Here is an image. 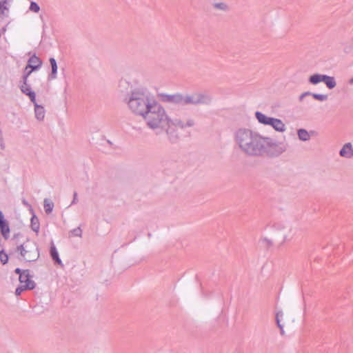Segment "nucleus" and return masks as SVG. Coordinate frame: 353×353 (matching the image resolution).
<instances>
[{
    "instance_id": "f8f14e48",
    "label": "nucleus",
    "mask_w": 353,
    "mask_h": 353,
    "mask_svg": "<svg viewBox=\"0 0 353 353\" xmlns=\"http://www.w3.org/2000/svg\"><path fill=\"white\" fill-rule=\"evenodd\" d=\"M195 124V122H194V120L192 119H189L186 123H183L182 121H181L180 119H174V120H172L171 119V122H170V126L171 125H174L176 127H179L181 129H183L185 128H187V127H193Z\"/></svg>"
},
{
    "instance_id": "dca6fc26",
    "label": "nucleus",
    "mask_w": 353,
    "mask_h": 353,
    "mask_svg": "<svg viewBox=\"0 0 353 353\" xmlns=\"http://www.w3.org/2000/svg\"><path fill=\"white\" fill-rule=\"evenodd\" d=\"M0 230L3 237L7 240L9 238L10 227L6 220L0 222Z\"/></svg>"
},
{
    "instance_id": "bb28decb",
    "label": "nucleus",
    "mask_w": 353,
    "mask_h": 353,
    "mask_svg": "<svg viewBox=\"0 0 353 353\" xmlns=\"http://www.w3.org/2000/svg\"><path fill=\"white\" fill-rule=\"evenodd\" d=\"M312 97L314 99H316V100H318V101H326L328 97H327V94L314 93V94H312Z\"/></svg>"
},
{
    "instance_id": "f704fd0d",
    "label": "nucleus",
    "mask_w": 353,
    "mask_h": 353,
    "mask_svg": "<svg viewBox=\"0 0 353 353\" xmlns=\"http://www.w3.org/2000/svg\"><path fill=\"white\" fill-rule=\"evenodd\" d=\"M263 241H264L265 242H266V243H267V245H268V246H270V245H272V241L271 240H270V239H268L265 238V239H263Z\"/></svg>"
},
{
    "instance_id": "9b49d317",
    "label": "nucleus",
    "mask_w": 353,
    "mask_h": 353,
    "mask_svg": "<svg viewBox=\"0 0 353 353\" xmlns=\"http://www.w3.org/2000/svg\"><path fill=\"white\" fill-rule=\"evenodd\" d=\"M42 63V60L34 54L29 58L27 63V68H30L31 71H36L41 67Z\"/></svg>"
},
{
    "instance_id": "c85d7f7f",
    "label": "nucleus",
    "mask_w": 353,
    "mask_h": 353,
    "mask_svg": "<svg viewBox=\"0 0 353 353\" xmlns=\"http://www.w3.org/2000/svg\"><path fill=\"white\" fill-rule=\"evenodd\" d=\"M30 10L34 12H39V10H40V7L34 1H32L30 3V8H29Z\"/></svg>"
},
{
    "instance_id": "b1692460",
    "label": "nucleus",
    "mask_w": 353,
    "mask_h": 353,
    "mask_svg": "<svg viewBox=\"0 0 353 353\" xmlns=\"http://www.w3.org/2000/svg\"><path fill=\"white\" fill-rule=\"evenodd\" d=\"M213 8L224 12H228L230 10L228 5L224 2H218L213 4Z\"/></svg>"
},
{
    "instance_id": "2f4dec72",
    "label": "nucleus",
    "mask_w": 353,
    "mask_h": 353,
    "mask_svg": "<svg viewBox=\"0 0 353 353\" xmlns=\"http://www.w3.org/2000/svg\"><path fill=\"white\" fill-rule=\"evenodd\" d=\"M279 313H277L276 315V324H277V326L281 330V333L283 334V325L280 323V320L279 319Z\"/></svg>"
},
{
    "instance_id": "72a5a7b5",
    "label": "nucleus",
    "mask_w": 353,
    "mask_h": 353,
    "mask_svg": "<svg viewBox=\"0 0 353 353\" xmlns=\"http://www.w3.org/2000/svg\"><path fill=\"white\" fill-rule=\"evenodd\" d=\"M14 273L17 274H19V276L22 275L24 273V270H23L17 268L14 270Z\"/></svg>"
},
{
    "instance_id": "c756f323",
    "label": "nucleus",
    "mask_w": 353,
    "mask_h": 353,
    "mask_svg": "<svg viewBox=\"0 0 353 353\" xmlns=\"http://www.w3.org/2000/svg\"><path fill=\"white\" fill-rule=\"evenodd\" d=\"M70 232L72 234V236H79V237L82 236V230L81 229L80 227H77V228L72 230Z\"/></svg>"
},
{
    "instance_id": "412c9836",
    "label": "nucleus",
    "mask_w": 353,
    "mask_h": 353,
    "mask_svg": "<svg viewBox=\"0 0 353 353\" xmlns=\"http://www.w3.org/2000/svg\"><path fill=\"white\" fill-rule=\"evenodd\" d=\"M324 74H314L310 77L309 82L312 85H316L320 82H323Z\"/></svg>"
},
{
    "instance_id": "9d476101",
    "label": "nucleus",
    "mask_w": 353,
    "mask_h": 353,
    "mask_svg": "<svg viewBox=\"0 0 353 353\" xmlns=\"http://www.w3.org/2000/svg\"><path fill=\"white\" fill-rule=\"evenodd\" d=\"M161 100L163 102L182 105L183 94L179 93L174 94H162Z\"/></svg>"
},
{
    "instance_id": "e433bc0d",
    "label": "nucleus",
    "mask_w": 353,
    "mask_h": 353,
    "mask_svg": "<svg viewBox=\"0 0 353 353\" xmlns=\"http://www.w3.org/2000/svg\"><path fill=\"white\" fill-rule=\"evenodd\" d=\"M0 148L1 150H4L5 149V144L3 143V139L2 138V141H0Z\"/></svg>"
},
{
    "instance_id": "ddd939ff",
    "label": "nucleus",
    "mask_w": 353,
    "mask_h": 353,
    "mask_svg": "<svg viewBox=\"0 0 353 353\" xmlns=\"http://www.w3.org/2000/svg\"><path fill=\"white\" fill-rule=\"evenodd\" d=\"M49 62L51 66V72L49 74L48 80H53L57 77V63L54 58L51 57L49 59Z\"/></svg>"
},
{
    "instance_id": "423d86ee",
    "label": "nucleus",
    "mask_w": 353,
    "mask_h": 353,
    "mask_svg": "<svg viewBox=\"0 0 353 353\" xmlns=\"http://www.w3.org/2000/svg\"><path fill=\"white\" fill-rule=\"evenodd\" d=\"M212 98L210 95L202 92L183 94L182 106L188 105L210 104Z\"/></svg>"
},
{
    "instance_id": "7c9ffc66",
    "label": "nucleus",
    "mask_w": 353,
    "mask_h": 353,
    "mask_svg": "<svg viewBox=\"0 0 353 353\" xmlns=\"http://www.w3.org/2000/svg\"><path fill=\"white\" fill-rule=\"evenodd\" d=\"M26 290H28V288H25L24 285L19 286L18 288H17V289L15 290V294L17 296H19L22 293V292H23Z\"/></svg>"
},
{
    "instance_id": "1a4fd4ad",
    "label": "nucleus",
    "mask_w": 353,
    "mask_h": 353,
    "mask_svg": "<svg viewBox=\"0 0 353 353\" xmlns=\"http://www.w3.org/2000/svg\"><path fill=\"white\" fill-rule=\"evenodd\" d=\"M32 276L30 274L29 270H24V273L22 275H20L19 279L21 283H25V288H28V290H32L35 288V283L33 280L31 279Z\"/></svg>"
},
{
    "instance_id": "4be33fe9",
    "label": "nucleus",
    "mask_w": 353,
    "mask_h": 353,
    "mask_svg": "<svg viewBox=\"0 0 353 353\" xmlns=\"http://www.w3.org/2000/svg\"><path fill=\"white\" fill-rule=\"evenodd\" d=\"M43 208L46 213L49 214L52 212L54 203L49 199H45L43 201Z\"/></svg>"
},
{
    "instance_id": "20e7f679",
    "label": "nucleus",
    "mask_w": 353,
    "mask_h": 353,
    "mask_svg": "<svg viewBox=\"0 0 353 353\" xmlns=\"http://www.w3.org/2000/svg\"><path fill=\"white\" fill-rule=\"evenodd\" d=\"M16 251L19 253L21 259L26 262L36 261L40 256L37 243L30 239L17 245Z\"/></svg>"
},
{
    "instance_id": "a19ab883",
    "label": "nucleus",
    "mask_w": 353,
    "mask_h": 353,
    "mask_svg": "<svg viewBox=\"0 0 353 353\" xmlns=\"http://www.w3.org/2000/svg\"><path fill=\"white\" fill-rule=\"evenodd\" d=\"M305 96H303V93L301 94L299 97V101H302L303 99V98L305 97Z\"/></svg>"
},
{
    "instance_id": "393cba45",
    "label": "nucleus",
    "mask_w": 353,
    "mask_h": 353,
    "mask_svg": "<svg viewBox=\"0 0 353 353\" xmlns=\"http://www.w3.org/2000/svg\"><path fill=\"white\" fill-rule=\"evenodd\" d=\"M8 3L7 0L0 1V16H6L8 12V8L6 4Z\"/></svg>"
},
{
    "instance_id": "a878e982",
    "label": "nucleus",
    "mask_w": 353,
    "mask_h": 353,
    "mask_svg": "<svg viewBox=\"0 0 353 353\" xmlns=\"http://www.w3.org/2000/svg\"><path fill=\"white\" fill-rule=\"evenodd\" d=\"M0 261L3 265H5L8 261V255L5 252L4 250L0 251Z\"/></svg>"
},
{
    "instance_id": "2eb2a0df",
    "label": "nucleus",
    "mask_w": 353,
    "mask_h": 353,
    "mask_svg": "<svg viewBox=\"0 0 353 353\" xmlns=\"http://www.w3.org/2000/svg\"><path fill=\"white\" fill-rule=\"evenodd\" d=\"M34 113L35 117L39 121H43L45 117V110L42 105H38L36 101V97L34 98Z\"/></svg>"
},
{
    "instance_id": "7ed1b4c3",
    "label": "nucleus",
    "mask_w": 353,
    "mask_h": 353,
    "mask_svg": "<svg viewBox=\"0 0 353 353\" xmlns=\"http://www.w3.org/2000/svg\"><path fill=\"white\" fill-rule=\"evenodd\" d=\"M143 118L147 126L152 130L168 128L171 122L165 109L157 101H154Z\"/></svg>"
},
{
    "instance_id": "39448f33",
    "label": "nucleus",
    "mask_w": 353,
    "mask_h": 353,
    "mask_svg": "<svg viewBox=\"0 0 353 353\" xmlns=\"http://www.w3.org/2000/svg\"><path fill=\"white\" fill-rule=\"evenodd\" d=\"M263 145V148L261 150V157H276L287 150L286 146L283 143L277 142L268 137H264Z\"/></svg>"
},
{
    "instance_id": "79ce46f5",
    "label": "nucleus",
    "mask_w": 353,
    "mask_h": 353,
    "mask_svg": "<svg viewBox=\"0 0 353 353\" xmlns=\"http://www.w3.org/2000/svg\"><path fill=\"white\" fill-rule=\"evenodd\" d=\"M350 84H353V77L349 81Z\"/></svg>"
},
{
    "instance_id": "f3484780",
    "label": "nucleus",
    "mask_w": 353,
    "mask_h": 353,
    "mask_svg": "<svg viewBox=\"0 0 353 353\" xmlns=\"http://www.w3.org/2000/svg\"><path fill=\"white\" fill-rule=\"evenodd\" d=\"M50 254L52 259L54 261L55 263L61 265L63 266L62 261L59 256L58 251L53 243H52L50 246Z\"/></svg>"
},
{
    "instance_id": "5701e85b",
    "label": "nucleus",
    "mask_w": 353,
    "mask_h": 353,
    "mask_svg": "<svg viewBox=\"0 0 353 353\" xmlns=\"http://www.w3.org/2000/svg\"><path fill=\"white\" fill-rule=\"evenodd\" d=\"M297 135L300 140L306 141H308L310 138V136L308 132L305 129H299L297 131Z\"/></svg>"
},
{
    "instance_id": "f257e3e1",
    "label": "nucleus",
    "mask_w": 353,
    "mask_h": 353,
    "mask_svg": "<svg viewBox=\"0 0 353 353\" xmlns=\"http://www.w3.org/2000/svg\"><path fill=\"white\" fill-rule=\"evenodd\" d=\"M234 141L241 151L248 157H261L264 137L248 128H239L234 133Z\"/></svg>"
},
{
    "instance_id": "473e14b6",
    "label": "nucleus",
    "mask_w": 353,
    "mask_h": 353,
    "mask_svg": "<svg viewBox=\"0 0 353 353\" xmlns=\"http://www.w3.org/2000/svg\"><path fill=\"white\" fill-rule=\"evenodd\" d=\"M78 195H77V192H74L73 193V199L70 203V205H74V204H77L79 201L78 200Z\"/></svg>"
},
{
    "instance_id": "f03ea898",
    "label": "nucleus",
    "mask_w": 353,
    "mask_h": 353,
    "mask_svg": "<svg viewBox=\"0 0 353 353\" xmlns=\"http://www.w3.org/2000/svg\"><path fill=\"white\" fill-rule=\"evenodd\" d=\"M125 101L132 113L142 117L155 101L148 92L141 89L132 90Z\"/></svg>"
},
{
    "instance_id": "c9c22d12",
    "label": "nucleus",
    "mask_w": 353,
    "mask_h": 353,
    "mask_svg": "<svg viewBox=\"0 0 353 353\" xmlns=\"http://www.w3.org/2000/svg\"><path fill=\"white\" fill-rule=\"evenodd\" d=\"M22 203L26 207H31L29 203L25 199H22Z\"/></svg>"
},
{
    "instance_id": "0eeeda50",
    "label": "nucleus",
    "mask_w": 353,
    "mask_h": 353,
    "mask_svg": "<svg viewBox=\"0 0 353 353\" xmlns=\"http://www.w3.org/2000/svg\"><path fill=\"white\" fill-rule=\"evenodd\" d=\"M255 117L259 123L266 125H270L277 132H283L286 130L285 125L279 119L268 117L259 111L255 112Z\"/></svg>"
},
{
    "instance_id": "4468645a",
    "label": "nucleus",
    "mask_w": 353,
    "mask_h": 353,
    "mask_svg": "<svg viewBox=\"0 0 353 353\" xmlns=\"http://www.w3.org/2000/svg\"><path fill=\"white\" fill-rule=\"evenodd\" d=\"M339 154L345 158H350L353 156V149L350 143H345L341 149Z\"/></svg>"
},
{
    "instance_id": "4c0bfd02",
    "label": "nucleus",
    "mask_w": 353,
    "mask_h": 353,
    "mask_svg": "<svg viewBox=\"0 0 353 353\" xmlns=\"http://www.w3.org/2000/svg\"><path fill=\"white\" fill-rule=\"evenodd\" d=\"M312 94H313V93H312V92H310L307 91V92H303V96H305V97H306V96H312Z\"/></svg>"
},
{
    "instance_id": "aec40b11",
    "label": "nucleus",
    "mask_w": 353,
    "mask_h": 353,
    "mask_svg": "<svg viewBox=\"0 0 353 353\" xmlns=\"http://www.w3.org/2000/svg\"><path fill=\"white\" fill-rule=\"evenodd\" d=\"M30 227L34 232L37 233L39 232L40 228V223L39 219L34 214H32V216L31 217L30 219Z\"/></svg>"
},
{
    "instance_id": "58836bf2",
    "label": "nucleus",
    "mask_w": 353,
    "mask_h": 353,
    "mask_svg": "<svg viewBox=\"0 0 353 353\" xmlns=\"http://www.w3.org/2000/svg\"><path fill=\"white\" fill-rule=\"evenodd\" d=\"M6 220L1 211H0V222Z\"/></svg>"
},
{
    "instance_id": "ea45409f",
    "label": "nucleus",
    "mask_w": 353,
    "mask_h": 353,
    "mask_svg": "<svg viewBox=\"0 0 353 353\" xmlns=\"http://www.w3.org/2000/svg\"><path fill=\"white\" fill-rule=\"evenodd\" d=\"M21 236V234H20V233L15 234H14V236H13V239H17V238H18V237H19V236Z\"/></svg>"
},
{
    "instance_id": "37998d69",
    "label": "nucleus",
    "mask_w": 353,
    "mask_h": 353,
    "mask_svg": "<svg viewBox=\"0 0 353 353\" xmlns=\"http://www.w3.org/2000/svg\"><path fill=\"white\" fill-rule=\"evenodd\" d=\"M148 236L149 237H150V236H151V234H150V233H148Z\"/></svg>"
},
{
    "instance_id": "a211bd4d",
    "label": "nucleus",
    "mask_w": 353,
    "mask_h": 353,
    "mask_svg": "<svg viewBox=\"0 0 353 353\" xmlns=\"http://www.w3.org/2000/svg\"><path fill=\"white\" fill-rule=\"evenodd\" d=\"M161 130H165L166 132L168 138L171 143L176 142V141L179 139V137L175 130L172 129L170 125L168 128L162 129Z\"/></svg>"
},
{
    "instance_id": "cd10ccee",
    "label": "nucleus",
    "mask_w": 353,
    "mask_h": 353,
    "mask_svg": "<svg viewBox=\"0 0 353 353\" xmlns=\"http://www.w3.org/2000/svg\"><path fill=\"white\" fill-rule=\"evenodd\" d=\"M32 72L33 71H31V68H27V65H26L24 69L23 75H22V79H23L24 81L26 82V80L28 79V77H30V75L32 74Z\"/></svg>"
},
{
    "instance_id": "6ab92c4d",
    "label": "nucleus",
    "mask_w": 353,
    "mask_h": 353,
    "mask_svg": "<svg viewBox=\"0 0 353 353\" xmlns=\"http://www.w3.org/2000/svg\"><path fill=\"white\" fill-rule=\"evenodd\" d=\"M323 82L325 83L329 89H333L336 85L334 77L326 74H324Z\"/></svg>"
},
{
    "instance_id": "6e6552de",
    "label": "nucleus",
    "mask_w": 353,
    "mask_h": 353,
    "mask_svg": "<svg viewBox=\"0 0 353 353\" xmlns=\"http://www.w3.org/2000/svg\"><path fill=\"white\" fill-rule=\"evenodd\" d=\"M19 88L23 94L29 97L31 102L34 103V98L36 97V94L35 92L31 89V86L28 83V79H27L26 82L23 79H21Z\"/></svg>"
}]
</instances>
